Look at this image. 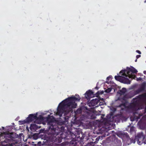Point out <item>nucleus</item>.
Masks as SVG:
<instances>
[{
    "instance_id": "obj_24",
    "label": "nucleus",
    "mask_w": 146,
    "mask_h": 146,
    "mask_svg": "<svg viewBox=\"0 0 146 146\" xmlns=\"http://www.w3.org/2000/svg\"><path fill=\"white\" fill-rule=\"evenodd\" d=\"M112 76H110L107 78V80L109 81L110 79L112 78Z\"/></svg>"
},
{
    "instance_id": "obj_16",
    "label": "nucleus",
    "mask_w": 146,
    "mask_h": 146,
    "mask_svg": "<svg viewBox=\"0 0 146 146\" xmlns=\"http://www.w3.org/2000/svg\"><path fill=\"white\" fill-rule=\"evenodd\" d=\"M36 125L35 124H31L30 127V129H35V128H36Z\"/></svg>"
},
{
    "instance_id": "obj_30",
    "label": "nucleus",
    "mask_w": 146,
    "mask_h": 146,
    "mask_svg": "<svg viewBox=\"0 0 146 146\" xmlns=\"http://www.w3.org/2000/svg\"><path fill=\"white\" fill-rule=\"evenodd\" d=\"M124 108H121V110H124Z\"/></svg>"
},
{
    "instance_id": "obj_3",
    "label": "nucleus",
    "mask_w": 146,
    "mask_h": 146,
    "mask_svg": "<svg viewBox=\"0 0 146 146\" xmlns=\"http://www.w3.org/2000/svg\"><path fill=\"white\" fill-rule=\"evenodd\" d=\"M144 100H146V93L137 96L133 99V101L132 103L134 108L136 110L141 109L142 104V101Z\"/></svg>"
},
{
    "instance_id": "obj_22",
    "label": "nucleus",
    "mask_w": 146,
    "mask_h": 146,
    "mask_svg": "<svg viewBox=\"0 0 146 146\" xmlns=\"http://www.w3.org/2000/svg\"><path fill=\"white\" fill-rule=\"evenodd\" d=\"M131 141V143H135V142L137 141V140H136V137H135L134 139H130Z\"/></svg>"
},
{
    "instance_id": "obj_8",
    "label": "nucleus",
    "mask_w": 146,
    "mask_h": 146,
    "mask_svg": "<svg viewBox=\"0 0 146 146\" xmlns=\"http://www.w3.org/2000/svg\"><path fill=\"white\" fill-rule=\"evenodd\" d=\"M144 138V135L142 133H138L137 136H136V140H137V143L139 145L143 143Z\"/></svg>"
},
{
    "instance_id": "obj_21",
    "label": "nucleus",
    "mask_w": 146,
    "mask_h": 146,
    "mask_svg": "<svg viewBox=\"0 0 146 146\" xmlns=\"http://www.w3.org/2000/svg\"><path fill=\"white\" fill-rule=\"evenodd\" d=\"M82 110L81 109H78L77 110L76 112L78 113H80L82 112Z\"/></svg>"
},
{
    "instance_id": "obj_12",
    "label": "nucleus",
    "mask_w": 146,
    "mask_h": 146,
    "mask_svg": "<svg viewBox=\"0 0 146 146\" xmlns=\"http://www.w3.org/2000/svg\"><path fill=\"white\" fill-rule=\"evenodd\" d=\"M126 89L125 88H122L121 90H119L118 91V93L120 95H124L126 92Z\"/></svg>"
},
{
    "instance_id": "obj_5",
    "label": "nucleus",
    "mask_w": 146,
    "mask_h": 146,
    "mask_svg": "<svg viewBox=\"0 0 146 146\" xmlns=\"http://www.w3.org/2000/svg\"><path fill=\"white\" fill-rule=\"evenodd\" d=\"M9 137L4 136V138H2L3 139L1 140V137H0V141L1 143L3 145L5 146H13L14 144L12 142L13 141L11 138V135H9Z\"/></svg>"
},
{
    "instance_id": "obj_20",
    "label": "nucleus",
    "mask_w": 146,
    "mask_h": 146,
    "mask_svg": "<svg viewBox=\"0 0 146 146\" xmlns=\"http://www.w3.org/2000/svg\"><path fill=\"white\" fill-rule=\"evenodd\" d=\"M33 139L35 140H36L38 138L37 135L36 134H34L33 135Z\"/></svg>"
},
{
    "instance_id": "obj_31",
    "label": "nucleus",
    "mask_w": 146,
    "mask_h": 146,
    "mask_svg": "<svg viewBox=\"0 0 146 146\" xmlns=\"http://www.w3.org/2000/svg\"><path fill=\"white\" fill-rule=\"evenodd\" d=\"M95 89H97V90H98V87H96L95 88Z\"/></svg>"
},
{
    "instance_id": "obj_9",
    "label": "nucleus",
    "mask_w": 146,
    "mask_h": 146,
    "mask_svg": "<svg viewBox=\"0 0 146 146\" xmlns=\"http://www.w3.org/2000/svg\"><path fill=\"white\" fill-rule=\"evenodd\" d=\"M27 122L29 123L34 121V120H37L39 119V117H37V114H31L27 118Z\"/></svg>"
},
{
    "instance_id": "obj_10",
    "label": "nucleus",
    "mask_w": 146,
    "mask_h": 146,
    "mask_svg": "<svg viewBox=\"0 0 146 146\" xmlns=\"http://www.w3.org/2000/svg\"><path fill=\"white\" fill-rule=\"evenodd\" d=\"M85 95L86 97L90 98L93 97L94 92L91 90H89L86 92Z\"/></svg>"
},
{
    "instance_id": "obj_7",
    "label": "nucleus",
    "mask_w": 146,
    "mask_h": 146,
    "mask_svg": "<svg viewBox=\"0 0 146 146\" xmlns=\"http://www.w3.org/2000/svg\"><path fill=\"white\" fill-rule=\"evenodd\" d=\"M117 100L120 101L122 103L121 104H119L117 106V107H121L122 106H123L124 108H125L128 102L127 100V97L126 95H125L123 98H118Z\"/></svg>"
},
{
    "instance_id": "obj_11",
    "label": "nucleus",
    "mask_w": 146,
    "mask_h": 146,
    "mask_svg": "<svg viewBox=\"0 0 146 146\" xmlns=\"http://www.w3.org/2000/svg\"><path fill=\"white\" fill-rule=\"evenodd\" d=\"M121 82L125 84H130L131 81L129 79L123 76Z\"/></svg>"
},
{
    "instance_id": "obj_23",
    "label": "nucleus",
    "mask_w": 146,
    "mask_h": 146,
    "mask_svg": "<svg viewBox=\"0 0 146 146\" xmlns=\"http://www.w3.org/2000/svg\"><path fill=\"white\" fill-rule=\"evenodd\" d=\"M138 89H139V90L141 92L144 91L145 90L143 89V88H142L140 86V87Z\"/></svg>"
},
{
    "instance_id": "obj_25",
    "label": "nucleus",
    "mask_w": 146,
    "mask_h": 146,
    "mask_svg": "<svg viewBox=\"0 0 146 146\" xmlns=\"http://www.w3.org/2000/svg\"><path fill=\"white\" fill-rule=\"evenodd\" d=\"M141 56L140 55H137L136 56L137 59H138L141 57Z\"/></svg>"
},
{
    "instance_id": "obj_32",
    "label": "nucleus",
    "mask_w": 146,
    "mask_h": 146,
    "mask_svg": "<svg viewBox=\"0 0 146 146\" xmlns=\"http://www.w3.org/2000/svg\"><path fill=\"white\" fill-rule=\"evenodd\" d=\"M137 59H136L135 60V62H136L137 61Z\"/></svg>"
},
{
    "instance_id": "obj_27",
    "label": "nucleus",
    "mask_w": 146,
    "mask_h": 146,
    "mask_svg": "<svg viewBox=\"0 0 146 146\" xmlns=\"http://www.w3.org/2000/svg\"><path fill=\"white\" fill-rule=\"evenodd\" d=\"M141 80V78H137V81Z\"/></svg>"
},
{
    "instance_id": "obj_28",
    "label": "nucleus",
    "mask_w": 146,
    "mask_h": 146,
    "mask_svg": "<svg viewBox=\"0 0 146 146\" xmlns=\"http://www.w3.org/2000/svg\"><path fill=\"white\" fill-rule=\"evenodd\" d=\"M38 145H40L41 144V142L40 141H39L38 142Z\"/></svg>"
},
{
    "instance_id": "obj_2",
    "label": "nucleus",
    "mask_w": 146,
    "mask_h": 146,
    "mask_svg": "<svg viewBox=\"0 0 146 146\" xmlns=\"http://www.w3.org/2000/svg\"><path fill=\"white\" fill-rule=\"evenodd\" d=\"M47 123L48 130L49 131V134L51 136L47 137V141L48 142H52L56 139V137L58 135L59 132H58V127L55 125V119L53 116L48 115L46 118Z\"/></svg>"
},
{
    "instance_id": "obj_14",
    "label": "nucleus",
    "mask_w": 146,
    "mask_h": 146,
    "mask_svg": "<svg viewBox=\"0 0 146 146\" xmlns=\"http://www.w3.org/2000/svg\"><path fill=\"white\" fill-rule=\"evenodd\" d=\"M141 92L140 91L139 89L137 90H135L133 92V94L134 95H136L138 94H139Z\"/></svg>"
},
{
    "instance_id": "obj_26",
    "label": "nucleus",
    "mask_w": 146,
    "mask_h": 146,
    "mask_svg": "<svg viewBox=\"0 0 146 146\" xmlns=\"http://www.w3.org/2000/svg\"><path fill=\"white\" fill-rule=\"evenodd\" d=\"M136 52L138 53H139V54H141V52L139 50H136Z\"/></svg>"
},
{
    "instance_id": "obj_13",
    "label": "nucleus",
    "mask_w": 146,
    "mask_h": 146,
    "mask_svg": "<svg viewBox=\"0 0 146 146\" xmlns=\"http://www.w3.org/2000/svg\"><path fill=\"white\" fill-rule=\"evenodd\" d=\"M123 78V76H115V79L119 82H121V81L122 80V78Z\"/></svg>"
},
{
    "instance_id": "obj_6",
    "label": "nucleus",
    "mask_w": 146,
    "mask_h": 146,
    "mask_svg": "<svg viewBox=\"0 0 146 146\" xmlns=\"http://www.w3.org/2000/svg\"><path fill=\"white\" fill-rule=\"evenodd\" d=\"M70 134L72 139V141L70 142V143L72 144L76 145L77 143L76 141H78V138L80 137L79 132H77V133H74L70 131Z\"/></svg>"
},
{
    "instance_id": "obj_17",
    "label": "nucleus",
    "mask_w": 146,
    "mask_h": 146,
    "mask_svg": "<svg viewBox=\"0 0 146 146\" xmlns=\"http://www.w3.org/2000/svg\"><path fill=\"white\" fill-rule=\"evenodd\" d=\"M140 86L144 90H145L146 87V83H143L141 84Z\"/></svg>"
},
{
    "instance_id": "obj_19",
    "label": "nucleus",
    "mask_w": 146,
    "mask_h": 146,
    "mask_svg": "<svg viewBox=\"0 0 146 146\" xmlns=\"http://www.w3.org/2000/svg\"><path fill=\"white\" fill-rule=\"evenodd\" d=\"M112 89L111 88H108L105 90V92L108 93H109L111 91Z\"/></svg>"
},
{
    "instance_id": "obj_34",
    "label": "nucleus",
    "mask_w": 146,
    "mask_h": 146,
    "mask_svg": "<svg viewBox=\"0 0 146 146\" xmlns=\"http://www.w3.org/2000/svg\"><path fill=\"white\" fill-rule=\"evenodd\" d=\"M145 110H146V108H145Z\"/></svg>"
},
{
    "instance_id": "obj_18",
    "label": "nucleus",
    "mask_w": 146,
    "mask_h": 146,
    "mask_svg": "<svg viewBox=\"0 0 146 146\" xmlns=\"http://www.w3.org/2000/svg\"><path fill=\"white\" fill-rule=\"evenodd\" d=\"M104 93V92L103 91H98V92L96 93V96H98L100 94H102Z\"/></svg>"
},
{
    "instance_id": "obj_15",
    "label": "nucleus",
    "mask_w": 146,
    "mask_h": 146,
    "mask_svg": "<svg viewBox=\"0 0 146 146\" xmlns=\"http://www.w3.org/2000/svg\"><path fill=\"white\" fill-rule=\"evenodd\" d=\"M27 119H26L24 120L23 121H19V122L21 123V124H23L26 123H28L27 122Z\"/></svg>"
},
{
    "instance_id": "obj_4",
    "label": "nucleus",
    "mask_w": 146,
    "mask_h": 146,
    "mask_svg": "<svg viewBox=\"0 0 146 146\" xmlns=\"http://www.w3.org/2000/svg\"><path fill=\"white\" fill-rule=\"evenodd\" d=\"M137 71L134 67L131 66L130 68L127 67L126 69L122 70L121 71L119 74L120 75L126 77L128 76L129 78H134L135 76L133 73H136Z\"/></svg>"
},
{
    "instance_id": "obj_1",
    "label": "nucleus",
    "mask_w": 146,
    "mask_h": 146,
    "mask_svg": "<svg viewBox=\"0 0 146 146\" xmlns=\"http://www.w3.org/2000/svg\"><path fill=\"white\" fill-rule=\"evenodd\" d=\"M75 96L76 97H69L60 103L57 108L56 115L61 117L63 113L66 115L70 112L72 111V109L76 108L77 105L75 101H79L81 99L78 95Z\"/></svg>"
},
{
    "instance_id": "obj_29",
    "label": "nucleus",
    "mask_w": 146,
    "mask_h": 146,
    "mask_svg": "<svg viewBox=\"0 0 146 146\" xmlns=\"http://www.w3.org/2000/svg\"><path fill=\"white\" fill-rule=\"evenodd\" d=\"M143 73L144 74H146V71H143Z\"/></svg>"
},
{
    "instance_id": "obj_33",
    "label": "nucleus",
    "mask_w": 146,
    "mask_h": 146,
    "mask_svg": "<svg viewBox=\"0 0 146 146\" xmlns=\"http://www.w3.org/2000/svg\"><path fill=\"white\" fill-rule=\"evenodd\" d=\"M123 117L124 118L125 117L124 116H123Z\"/></svg>"
}]
</instances>
